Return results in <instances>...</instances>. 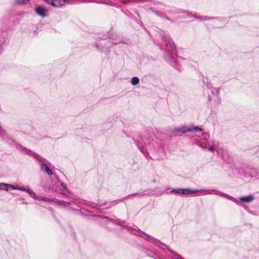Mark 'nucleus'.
I'll list each match as a JSON object with an SVG mask.
<instances>
[{
    "instance_id": "nucleus-1",
    "label": "nucleus",
    "mask_w": 259,
    "mask_h": 259,
    "mask_svg": "<svg viewBox=\"0 0 259 259\" xmlns=\"http://www.w3.org/2000/svg\"><path fill=\"white\" fill-rule=\"evenodd\" d=\"M136 144L140 151L145 155H149L148 151L155 150L161 146V141L155 135L144 139L142 136H140L139 139L135 140L134 139Z\"/></svg>"
},
{
    "instance_id": "nucleus-2",
    "label": "nucleus",
    "mask_w": 259,
    "mask_h": 259,
    "mask_svg": "<svg viewBox=\"0 0 259 259\" xmlns=\"http://www.w3.org/2000/svg\"><path fill=\"white\" fill-rule=\"evenodd\" d=\"M214 191H215V190L213 189L196 190L190 188H177L171 190L170 193H174L178 194L189 195L199 192H200L201 195H204L207 194H212V192Z\"/></svg>"
},
{
    "instance_id": "nucleus-3",
    "label": "nucleus",
    "mask_w": 259,
    "mask_h": 259,
    "mask_svg": "<svg viewBox=\"0 0 259 259\" xmlns=\"http://www.w3.org/2000/svg\"><path fill=\"white\" fill-rule=\"evenodd\" d=\"M9 188H11L13 190H19L23 191L26 192L28 194H29L30 196L35 199H38V197L36 196L35 193L33 192L32 190H30L26 188L21 187L19 185H12L11 184H8L6 183H0V189L1 190H6L8 191Z\"/></svg>"
},
{
    "instance_id": "nucleus-4",
    "label": "nucleus",
    "mask_w": 259,
    "mask_h": 259,
    "mask_svg": "<svg viewBox=\"0 0 259 259\" xmlns=\"http://www.w3.org/2000/svg\"><path fill=\"white\" fill-rule=\"evenodd\" d=\"M162 38L165 43V51H173L176 49V45L174 44L173 40L170 38L168 34L163 33L162 34Z\"/></svg>"
},
{
    "instance_id": "nucleus-5",
    "label": "nucleus",
    "mask_w": 259,
    "mask_h": 259,
    "mask_svg": "<svg viewBox=\"0 0 259 259\" xmlns=\"http://www.w3.org/2000/svg\"><path fill=\"white\" fill-rule=\"evenodd\" d=\"M55 185L56 186H53L49 187V189L52 190L53 191H57L59 190L64 195H67V194L70 193L69 190L67 189L66 185L63 183H62L58 180L56 181Z\"/></svg>"
},
{
    "instance_id": "nucleus-6",
    "label": "nucleus",
    "mask_w": 259,
    "mask_h": 259,
    "mask_svg": "<svg viewBox=\"0 0 259 259\" xmlns=\"http://www.w3.org/2000/svg\"><path fill=\"white\" fill-rule=\"evenodd\" d=\"M144 235L147 237L148 238V240L149 241V242H151L154 244H155L156 245H157L159 246L158 245V244H161L162 245L166 247L167 248V249H168V250L172 254L176 255V256H177L178 257H180V255H178L177 253H176L175 252H174V251L169 249L168 246H167L166 244H165L164 243H162L160 241H158L157 239H155V238L149 235L148 234H146V233H144Z\"/></svg>"
},
{
    "instance_id": "nucleus-7",
    "label": "nucleus",
    "mask_w": 259,
    "mask_h": 259,
    "mask_svg": "<svg viewBox=\"0 0 259 259\" xmlns=\"http://www.w3.org/2000/svg\"><path fill=\"white\" fill-rule=\"evenodd\" d=\"M35 13L41 17H45L48 16V10L43 6H38L35 9Z\"/></svg>"
},
{
    "instance_id": "nucleus-8",
    "label": "nucleus",
    "mask_w": 259,
    "mask_h": 259,
    "mask_svg": "<svg viewBox=\"0 0 259 259\" xmlns=\"http://www.w3.org/2000/svg\"><path fill=\"white\" fill-rule=\"evenodd\" d=\"M40 169L41 171L47 174L49 176H52L53 174L52 170L45 163L41 164Z\"/></svg>"
},
{
    "instance_id": "nucleus-9",
    "label": "nucleus",
    "mask_w": 259,
    "mask_h": 259,
    "mask_svg": "<svg viewBox=\"0 0 259 259\" xmlns=\"http://www.w3.org/2000/svg\"><path fill=\"white\" fill-rule=\"evenodd\" d=\"M65 0H54V7H62L65 4Z\"/></svg>"
},
{
    "instance_id": "nucleus-10",
    "label": "nucleus",
    "mask_w": 259,
    "mask_h": 259,
    "mask_svg": "<svg viewBox=\"0 0 259 259\" xmlns=\"http://www.w3.org/2000/svg\"><path fill=\"white\" fill-rule=\"evenodd\" d=\"M250 177L251 178H259V169H252L250 172Z\"/></svg>"
},
{
    "instance_id": "nucleus-11",
    "label": "nucleus",
    "mask_w": 259,
    "mask_h": 259,
    "mask_svg": "<svg viewBox=\"0 0 259 259\" xmlns=\"http://www.w3.org/2000/svg\"><path fill=\"white\" fill-rule=\"evenodd\" d=\"M240 199L242 201H244V202H250L253 200V196L252 195L243 196V197H241Z\"/></svg>"
},
{
    "instance_id": "nucleus-12",
    "label": "nucleus",
    "mask_w": 259,
    "mask_h": 259,
    "mask_svg": "<svg viewBox=\"0 0 259 259\" xmlns=\"http://www.w3.org/2000/svg\"><path fill=\"white\" fill-rule=\"evenodd\" d=\"M181 130V134H185L187 132H191L193 131L192 128L189 127L187 126H182L180 127Z\"/></svg>"
},
{
    "instance_id": "nucleus-13",
    "label": "nucleus",
    "mask_w": 259,
    "mask_h": 259,
    "mask_svg": "<svg viewBox=\"0 0 259 259\" xmlns=\"http://www.w3.org/2000/svg\"><path fill=\"white\" fill-rule=\"evenodd\" d=\"M5 35L3 34L1 35V36H0V54L2 53V45L5 42Z\"/></svg>"
},
{
    "instance_id": "nucleus-14",
    "label": "nucleus",
    "mask_w": 259,
    "mask_h": 259,
    "mask_svg": "<svg viewBox=\"0 0 259 259\" xmlns=\"http://www.w3.org/2000/svg\"><path fill=\"white\" fill-rule=\"evenodd\" d=\"M140 82L139 78L138 77L134 76L131 79V83L134 85L138 84Z\"/></svg>"
},
{
    "instance_id": "nucleus-15",
    "label": "nucleus",
    "mask_w": 259,
    "mask_h": 259,
    "mask_svg": "<svg viewBox=\"0 0 259 259\" xmlns=\"http://www.w3.org/2000/svg\"><path fill=\"white\" fill-rule=\"evenodd\" d=\"M103 4L108 5L109 6H112V7H116V4L113 2H111L109 0H104L102 2Z\"/></svg>"
},
{
    "instance_id": "nucleus-16",
    "label": "nucleus",
    "mask_w": 259,
    "mask_h": 259,
    "mask_svg": "<svg viewBox=\"0 0 259 259\" xmlns=\"http://www.w3.org/2000/svg\"><path fill=\"white\" fill-rule=\"evenodd\" d=\"M211 93L213 95H214L215 97H217L220 93V89L215 88L211 91Z\"/></svg>"
},
{
    "instance_id": "nucleus-17",
    "label": "nucleus",
    "mask_w": 259,
    "mask_h": 259,
    "mask_svg": "<svg viewBox=\"0 0 259 259\" xmlns=\"http://www.w3.org/2000/svg\"><path fill=\"white\" fill-rule=\"evenodd\" d=\"M72 203H74V201H71L70 202H66L65 201H63V200H60L59 201V203L60 204V205H63V206H67Z\"/></svg>"
},
{
    "instance_id": "nucleus-18",
    "label": "nucleus",
    "mask_w": 259,
    "mask_h": 259,
    "mask_svg": "<svg viewBox=\"0 0 259 259\" xmlns=\"http://www.w3.org/2000/svg\"><path fill=\"white\" fill-rule=\"evenodd\" d=\"M30 0H15L17 4L20 5L26 4Z\"/></svg>"
},
{
    "instance_id": "nucleus-19",
    "label": "nucleus",
    "mask_w": 259,
    "mask_h": 259,
    "mask_svg": "<svg viewBox=\"0 0 259 259\" xmlns=\"http://www.w3.org/2000/svg\"><path fill=\"white\" fill-rule=\"evenodd\" d=\"M193 17H194L197 19H199L201 21H205L206 18L205 16H197L196 14H195V15H193Z\"/></svg>"
},
{
    "instance_id": "nucleus-20",
    "label": "nucleus",
    "mask_w": 259,
    "mask_h": 259,
    "mask_svg": "<svg viewBox=\"0 0 259 259\" xmlns=\"http://www.w3.org/2000/svg\"><path fill=\"white\" fill-rule=\"evenodd\" d=\"M154 13L158 16L163 18L165 16L164 13L162 12H160L158 11H154Z\"/></svg>"
},
{
    "instance_id": "nucleus-21",
    "label": "nucleus",
    "mask_w": 259,
    "mask_h": 259,
    "mask_svg": "<svg viewBox=\"0 0 259 259\" xmlns=\"http://www.w3.org/2000/svg\"><path fill=\"white\" fill-rule=\"evenodd\" d=\"M193 131H195L196 132H202L203 130L201 128L198 127V126H195L193 128H192Z\"/></svg>"
},
{
    "instance_id": "nucleus-22",
    "label": "nucleus",
    "mask_w": 259,
    "mask_h": 259,
    "mask_svg": "<svg viewBox=\"0 0 259 259\" xmlns=\"http://www.w3.org/2000/svg\"><path fill=\"white\" fill-rule=\"evenodd\" d=\"M177 133H181V130L180 128V127H178L176 128H175L173 131H172V133L173 134H176Z\"/></svg>"
},
{
    "instance_id": "nucleus-23",
    "label": "nucleus",
    "mask_w": 259,
    "mask_h": 259,
    "mask_svg": "<svg viewBox=\"0 0 259 259\" xmlns=\"http://www.w3.org/2000/svg\"><path fill=\"white\" fill-rule=\"evenodd\" d=\"M202 135L203 136L205 140H207L209 137V135L207 133H203Z\"/></svg>"
},
{
    "instance_id": "nucleus-24",
    "label": "nucleus",
    "mask_w": 259,
    "mask_h": 259,
    "mask_svg": "<svg viewBox=\"0 0 259 259\" xmlns=\"http://www.w3.org/2000/svg\"><path fill=\"white\" fill-rule=\"evenodd\" d=\"M5 135V132L3 130L2 126H0V137H3Z\"/></svg>"
},
{
    "instance_id": "nucleus-25",
    "label": "nucleus",
    "mask_w": 259,
    "mask_h": 259,
    "mask_svg": "<svg viewBox=\"0 0 259 259\" xmlns=\"http://www.w3.org/2000/svg\"><path fill=\"white\" fill-rule=\"evenodd\" d=\"M206 148H207L209 151L213 152L215 149L214 145L213 146H209V147H206Z\"/></svg>"
},
{
    "instance_id": "nucleus-26",
    "label": "nucleus",
    "mask_w": 259,
    "mask_h": 259,
    "mask_svg": "<svg viewBox=\"0 0 259 259\" xmlns=\"http://www.w3.org/2000/svg\"><path fill=\"white\" fill-rule=\"evenodd\" d=\"M46 2L52 6L54 5V0H46Z\"/></svg>"
},
{
    "instance_id": "nucleus-27",
    "label": "nucleus",
    "mask_w": 259,
    "mask_h": 259,
    "mask_svg": "<svg viewBox=\"0 0 259 259\" xmlns=\"http://www.w3.org/2000/svg\"><path fill=\"white\" fill-rule=\"evenodd\" d=\"M218 18V17H213L206 16L205 20H211V19H217Z\"/></svg>"
},
{
    "instance_id": "nucleus-28",
    "label": "nucleus",
    "mask_w": 259,
    "mask_h": 259,
    "mask_svg": "<svg viewBox=\"0 0 259 259\" xmlns=\"http://www.w3.org/2000/svg\"><path fill=\"white\" fill-rule=\"evenodd\" d=\"M206 86L208 89H210L212 88L211 84L208 82H206Z\"/></svg>"
},
{
    "instance_id": "nucleus-29",
    "label": "nucleus",
    "mask_w": 259,
    "mask_h": 259,
    "mask_svg": "<svg viewBox=\"0 0 259 259\" xmlns=\"http://www.w3.org/2000/svg\"><path fill=\"white\" fill-rule=\"evenodd\" d=\"M104 219L105 220H106V221H110V222H112L114 223V221L113 219H110V218H109L108 217H105L104 218Z\"/></svg>"
},
{
    "instance_id": "nucleus-30",
    "label": "nucleus",
    "mask_w": 259,
    "mask_h": 259,
    "mask_svg": "<svg viewBox=\"0 0 259 259\" xmlns=\"http://www.w3.org/2000/svg\"><path fill=\"white\" fill-rule=\"evenodd\" d=\"M193 15H195V14H192L190 13L187 12V16L188 17H193Z\"/></svg>"
},
{
    "instance_id": "nucleus-31",
    "label": "nucleus",
    "mask_w": 259,
    "mask_h": 259,
    "mask_svg": "<svg viewBox=\"0 0 259 259\" xmlns=\"http://www.w3.org/2000/svg\"><path fill=\"white\" fill-rule=\"evenodd\" d=\"M41 200L45 201H49V198H46V197H42L41 198Z\"/></svg>"
},
{
    "instance_id": "nucleus-32",
    "label": "nucleus",
    "mask_w": 259,
    "mask_h": 259,
    "mask_svg": "<svg viewBox=\"0 0 259 259\" xmlns=\"http://www.w3.org/2000/svg\"><path fill=\"white\" fill-rule=\"evenodd\" d=\"M163 18H164L165 19H166L167 20L170 21V19L168 17H166L165 15L164 16V17Z\"/></svg>"
},
{
    "instance_id": "nucleus-33",
    "label": "nucleus",
    "mask_w": 259,
    "mask_h": 259,
    "mask_svg": "<svg viewBox=\"0 0 259 259\" xmlns=\"http://www.w3.org/2000/svg\"><path fill=\"white\" fill-rule=\"evenodd\" d=\"M123 201V200H118L117 201H115V202H116L114 204V205L117 204L118 202H120V201Z\"/></svg>"
},
{
    "instance_id": "nucleus-34",
    "label": "nucleus",
    "mask_w": 259,
    "mask_h": 259,
    "mask_svg": "<svg viewBox=\"0 0 259 259\" xmlns=\"http://www.w3.org/2000/svg\"><path fill=\"white\" fill-rule=\"evenodd\" d=\"M211 98H212V97H210V96H209V97H208V99H209V101H211Z\"/></svg>"
},
{
    "instance_id": "nucleus-35",
    "label": "nucleus",
    "mask_w": 259,
    "mask_h": 259,
    "mask_svg": "<svg viewBox=\"0 0 259 259\" xmlns=\"http://www.w3.org/2000/svg\"><path fill=\"white\" fill-rule=\"evenodd\" d=\"M99 203L100 204V205L101 206H102V205H103L105 204V203H99Z\"/></svg>"
},
{
    "instance_id": "nucleus-36",
    "label": "nucleus",
    "mask_w": 259,
    "mask_h": 259,
    "mask_svg": "<svg viewBox=\"0 0 259 259\" xmlns=\"http://www.w3.org/2000/svg\"><path fill=\"white\" fill-rule=\"evenodd\" d=\"M59 173H60L61 174L63 175V172H62V171H61L59 170Z\"/></svg>"
},
{
    "instance_id": "nucleus-37",
    "label": "nucleus",
    "mask_w": 259,
    "mask_h": 259,
    "mask_svg": "<svg viewBox=\"0 0 259 259\" xmlns=\"http://www.w3.org/2000/svg\"><path fill=\"white\" fill-rule=\"evenodd\" d=\"M113 44H114V45H117V44H118V42H113Z\"/></svg>"
},
{
    "instance_id": "nucleus-38",
    "label": "nucleus",
    "mask_w": 259,
    "mask_h": 259,
    "mask_svg": "<svg viewBox=\"0 0 259 259\" xmlns=\"http://www.w3.org/2000/svg\"><path fill=\"white\" fill-rule=\"evenodd\" d=\"M218 193L221 194V192H218L217 193H216V194H218Z\"/></svg>"
},
{
    "instance_id": "nucleus-39",
    "label": "nucleus",
    "mask_w": 259,
    "mask_h": 259,
    "mask_svg": "<svg viewBox=\"0 0 259 259\" xmlns=\"http://www.w3.org/2000/svg\"><path fill=\"white\" fill-rule=\"evenodd\" d=\"M122 3H123V4H125V2L124 1L122 2Z\"/></svg>"
},
{
    "instance_id": "nucleus-40",
    "label": "nucleus",
    "mask_w": 259,
    "mask_h": 259,
    "mask_svg": "<svg viewBox=\"0 0 259 259\" xmlns=\"http://www.w3.org/2000/svg\"><path fill=\"white\" fill-rule=\"evenodd\" d=\"M223 158H225V156H224V155H223Z\"/></svg>"
}]
</instances>
